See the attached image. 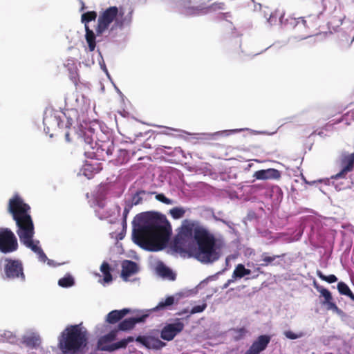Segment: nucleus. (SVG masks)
Masks as SVG:
<instances>
[{"label": "nucleus", "mask_w": 354, "mask_h": 354, "mask_svg": "<svg viewBox=\"0 0 354 354\" xmlns=\"http://www.w3.org/2000/svg\"><path fill=\"white\" fill-rule=\"evenodd\" d=\"M176 252L194 257L203 263H212L221 256V244L207 228L198 221L185 219L174 239Z\"/></svg>", "instance_id": "f257e3e1"}, {"label": "nucleus", "mask_w": 354, "mask_h": 354, "mask_svg": "<svg viewBox=\"0 0 354 354\" xmlns=\"http://www.w3.org/2000/svg\"><path fill=\"white\" fill-rule=\"evenodd\" d=\"M140 223L134 225L132 232L133 242L149 251L162 250L171 234V226L164 216L157 213H142L136 216Z\"/></svg>", "instance_id": "f03ea898"}, {"label": "nucleus", "mask_w": 354, "mask_h": 354, "mask_svg": "<svg viewBox=\"0 0 354 354\" xmlns=\"http://www.w3.org/2000/svg\"><path fill=\"white\" fill-rule=\"evenodd\" d=\"M8 212L16 223L17 234L21 242L35 253H38L41 248L32 240L35 227L30 215V205L26 203L20 196L15 194L8 201Z\"/></svg>", "instance_id": "7ed1b4c3"}, {"label": "nucleus", "mask_w": 354, "mask_h": 354, "mask_svg": "<svg viewBox=\"0 0 354 354\" xmlns=\"http://www.w3.org/2000/svg\"><path fill=\"white\" fill-rule=\"evenodd\" d=\"M43 122L48 132L50 130H60V133L64 136L65 140L68 142L80 141L83 138L82 129L80 127H73L74 120L71 118H67L65 113L50 111L46 113Z\"/></svg>", "instance_id": "20e7f679"}, {"label": "nucleus", "mask_w": 354, "mask_h": 354, "mask_svg": "<svg viewBox=\"0 0 354 354\" xmlns=\"http://www.w3.org/2000/svg\"><path fill=\"white\" fill-rule=\"evenodd\" d=\"M87 344V330L80 324L68 326L58 337V348L63 354H77Z\"/></svg>", "instance_id": "39448f33"}, {"label": "nucleus", "mask_w": 354, "mask_h": 354, "mask_svg": "<svg viewBox=\"0 0 354 354\" xmlns=\"http://www.w3.org/2000/svg\"><path fill=\"white\" fill-rule=\"evenodd\" d=\"M118 333L113 328L107 334L101 336L97 342V348L102 351L113 352L120 348H125L128 344L134 341V337L129 336L118 342H113L117 339Z\"/></svg>", "instance_id": "423d86ee"}, {"label": "nucleus", "mask_w": 354, "mask_h": 354, "mask_svg": "<svg viewBox=\"0 0 354 354\" xmlns=\"http://www.w3.org/2000/svg\"><path fill=\"white\" fill-rule=\"evenodd\" d=\"M133 10L131 8L120 6H111L104 11L100 15L97 22H129L132 19Z\"/></svg>", "instance_id": "0eeeda50"}, {"label": "nucleus", "mask_w": 354, "mask_h": 354, "mask_svg": "<svg viewBox=\"0 0 354 354\" xmlns=\"http://www.w3.org/2000/svg\"><path fill=\"white\" fill-rule=\"evenodd\" d=\"M3 264V278L5 279H19L24 281L26 275L22 261L18 259L6 257L0 260Z\"/></svg>", "instance_id": "6e6552de"}, {"label": "nucleus", "mask_w": 354, "mask_h": 354, "mask_svg": "<svg viewBox=\"0 0 354 354\" xmlns=\"http://www.w3.org/2000/svg\"><path fill=\"white\" fill-rule=\"evenodd\" d=\"M19 244L17 236L9 228L0 227V252L9 254L18 250Z\"/></svg>", "instance_id": "1a4fd4ad"}, {"label": "nucleus", "mask_w": 354, "mask_h": 354, "mask_svg": "<svg viewBox=\"0 0 354 354\" xmlns=\"http://www.w3.org/2000/svg\"><path fill=\"white\" fill-rule=\"evenodd\" d=\"M339 165L342 169L339 172L332 176L334 179L345 178L348 172L354 169V153L344 152L339 157Z\"/></svg>", "instance_id": "9d476101"}, {"label": "nucleus", "mask_w": 354, "mask_h": 354, "mask_svg": "<svg viewBox=\"0 0 354 354\" xmlns=\"http://www.w3.org/2000/svg\"><path fill=\"white\" fill-rule=\"evenodd\" d=\"M185 327L183 322L180 319H176L174 322L167 324L160 331V337L166 341H171L181 333Z\"/></svg>", "instance_id": "9b49d317"}, {"label": "nucleus", "mask_w": 354, "mask_h": 354, "mask_svg": "<svg viewBox=\"0 0 354 354\" xmlns=\"http://www.w3.org/2000/svg\"><path fill=\"white\" fill-rule=\"evenodd\" d=\"M270 337L267 335H262L252 344L245 354H259L264 351L270 342Z\"/></svg>", "instance_id": "f8f14e48"}, {"label": "nucleus", "mask_w": 354, "mask_h": 354, "mask_svg": "<svg viewBox=\"0 0 354 354\" xmlns=\"http://www.w3.org/2000/svg\"><path fill=\"white\" fill-rule=\"evenodd\" d=\"M148 317V315L145 314L139 317H130L124 319L118 325L115 330L117 332L119 331H127L131 329H133L137 323L143 322L145 321L146 318Z\"/></svg>", "instance_id": "ddd939ff"}, {"label": "nucleus", "mask_w": 354, "mask_h": 354, "mask_svg": "<svg viewBox=\"0 0 354 354\" xmlns=\"http://www.w3.org/2000/svg\"><path fill=\"white\" fill-rule=\"evenodd\" d=\"M178 6L182 8V12L187 16H196L200 15V10H203L200 8L199 6H192L193 0H176Z\"/></svg>", "instance_id": "4468645a"}, {"label": "nucleus", "mask_w": 354, "mask_h": 354, "mask_svg": "<svg viewBox=\"0 0 354 354\" xmlns=\"http://www.w3.org/2000/svg\"><path fill=\"white\" fill-rule=\"evenodd\" d=\"M253 176L257 180L279 179L281 174L279 170L273 168L258 170Z\"/></svg>", "instance_id": "2eb2a0df"}, {"label": "nucleus", "mask_w": 354, "mask_h": 354, "mask_svg": "<svg viewBox=\"0 0 354 354\" xmlns=\"http://www.w3.org/2000/svg\"><path fill=\"white\" fill-rule=\"evenodd\" d=\"M138 270L137 263L129 260H124L122 263V278L127 281L128 278L131 275L136 274Z\"/></svg>", "instance_id": "dca6fc26"}, {"label": "nucleus", "mask_w": 354, "mask_h": 354, "mask_svg": "<svg viewBox=\"0 0 354 354\" xmlns=\"http://www.w3.org/2000/svg\"><path fill=\"white\" fill-rule=\"evenodd\" d=\"M316 288L320 292L321 295L324 298L323 304L327 305V308L329 310L337 311L339 310L338 307L333 301V297L330 292L328 289L323 287L316 286Z\"/></svg>", "instance_id": "f3484780"}, {"label": "nucleus", "mask_w": 354, "mask_h": 354, "mask_svg": "<svg viewBox=\"0 0 354 354\" xmlns=\"http://www.w3.org/2000/svg\"><path fill=\"white\" fill-rule=\"evenodd\" d=\"M129 309L124 308L122 310H114L108 313L106 322L111 324H114L120 321L127 313Z\"/></svg>", "instance_id": "a211bd4d"}, {"label": "nucleus", "mask_w": 354, "mask_h": 354, "mask_svg": "<svg viewBox=\"0 0 354 354\" xmlns=\"http://www.w3.org/2000/svg\"><path fill=\"white\" fill-rule=\"evenodd\" d=\"M102 170L100 164L96 163H86L83 168V174L88 179H91L93 176L99 173Z\"/></svg>", "instance_id": "6ab92c4d"}, {"label": "nucleus", "mask_w": 354, "mask_h": 354, "mask_svg": "<svg viewBox=\"0 0 354 354\" xmlns=\"http://www.w3.org/2000/svg\"><path fill=\"white\" fill-rule=\"evenodd\" d=\"M22 343L27 347L35 348L40 345L41 339L39 335H35L24 336L23 337Z\"/></svg>", "instance_id": "aec40b11"}, {"label": "nucleus", "mask_w": 354, "mask_h": 354, "mask_svg": "<svg viewBox=\"0 0 354 354\" xmlns=\"http://www.w3.org/2000/svg\"><path fill=\"white\" fill-rule=\"evenodd\" d=\"M225 3L223 2H215L209 6H205L203 4L200 5V8L203 10H200V15L207 14L211 12H215L220 10L225 9Z\"/></svg>", "instance_id": "412c9836"}, {"label": "nucleus", "mask_w": 354, "mask_h": 354, "mask_svg": "<svg viewBox=\"0 0 354 354\" xmlns=\"http://www.w3.org/2000/svg\"><path fill=\"white\" fill-rule=\"evenodd\" d=\"M84 25H85V30H86L85 37H86V40L88 45V48H89L90 51H93L95 48V46H96L95 35L93 32V31L89 28L88 24H84Z\"/></svg>", "instance_id": "4be33fe9"}, {"label": "nucleus", "mask_w": 354, "mask_h": 354, "mask_svg": "<svg viewBox=\"0 0 354 354\" xmlns=\"http://www.w3.org/2000/svg\"><path fill=\"white\" fill-rule=\"evenodd\" d=\"M82 140H80V142H84L85 144L91 146V148H93V144L94 142V133L91 128L82 130Z\"/></svg>", "instance_id": "5701e85b"}, {"label": "nucleus", "mask_w": 354, "mask_h": 354, "mask_svg": "<svg viewBox=\"0 0 354 354\" xmlns=\"http://www.w3.org/2000/svg\"><path fill=\"white\" fill-rule=\"evenodd\" d=\"M251 273V270L249 269H246L245 266L239 263L238 264L232 274V278L234 279H241L246 275H248Z\"/></svg>", "instance_id": "b1692460"}, {"label": "nucleus", "mask_w": 354, "mask_h": 354, "mask_svg": "<svg viewBox=\"0 0 354 354\" xmlns=\"http://www.w3.org/2000/svg\"><path fill=\"white\" fill-rule=\"evenodd\" d=\"M158 273L159 275L164 278H167L170 280H174L176 279V275L174 274L172 270L166 267L165 266H160L158 268Z\"/></svg>", "instance_id": "393cba45"}, {"label": "nucleus", "mask_w": 354, "mask_h": 354, "mask_svg": "<svg viewBox=\"0 0 354 354\" xmlns=\"http://www.w3.org/2000/svg\"><path fill=\"white\" fill-rule=\"evenodd\" d=\"M166 346V343L163 342L158 338L149 336L147 348L149 349H161Z\"/></svg>", "instance_id": "a878e982"}, {"label": "nucleus", "mask_w": 354, "mask_h": 354, "mask_svg": "<svg viewBox=\"0 0 354 354\" xmlns=\"http://www.w3.org/2000/svg\"><path fill=\"white\" fill-rule=\"evenodd\" d=\"M100 270L104 274V282H111L113 279V277L110 272L111 268L109 264L107 262H103L100 266Z\"/></svg>", "instance_id": "bb28decb"}, {"label": "nucleus", "mask_w": 354, "mask_h": 354, "mask_svg": "<svg viewBox=\"0 0 354 354\" xmlns=\"http://www.w3.org/2000/svg\"><path fill=\"white\" fill-rule=\"evenodd\" d=\"M286 254H281L280 255H273V256H268L266 253L263 254L262 255V261L261 266L263 267H266L270 265L272 261H274L276 259L283 258L284 257Z\"/></svg>", "instance_id": "cd10ccee"}, {"label": "nucleus", "mask_w": 354, "mask_h": 354, "mask_svg": "<svg viewBox=\"0 0 354 354\" xmlns=\"http://www.w3.org/2000/svg\"><path fill=\"white\" fill-rule=\"evenodd\" d=\"M74 279L71 275H66L58 281V285L63 288H69L74 285Z\"/></svg>", "instance_id": "c85d7f7f"}, {"label": "nucleus", "mask_w": 354, "mask_h": 354, "mask_svg": "<svg viewBox=\"0 0 354 354\" xmlns=\"http://www.w3.org/2000/svg\"><path fill=\"white\" fill-rule=\"evenodd\" d=\"M174 303V297L173 296L167 297L165 300H162L159 302L158 306L154 308V310H161L166 308Z\"/></svg>", "instance_id": "c756f323"}, {"label": "nucleus", "mask_w": 354, "mask_h": 354, "mask_svg": "<svg viewBox=\"0 0 354 354\" xmlns=\"http://www.w3.org/2000/svg\"><path fill=\"white\" fill-rule=\"evenodd\" d=\"M129 159V153L128 150L120 149L118 151L117 162L122 165L128 162Z\"/></svg>", "instance_id": "7c9ffc66"}, {"label": "nucleus", "mask_w": 354, "mask_h": 354, "mask_svg": "<svg viewBox=\"0 0 354 354\" xmlns=\"http://www.w3.org/2000/svg\"><path fill=\"white\" fill-rule=\"evenodd\" d=\"M316 274L320 279H322V281H325L329 283H335L337 281V278L335 275L330 274L328 276H326L319 270H317Z\"/></svg>", "instance_id": "2f4dec72"}, {"label": "nucleus", "mask_w": 354, "mask_h": 354, "mask_svg": "<svg viewBox=\"0 0 354 354\" xmlns=\"http://www.w3.org/2000/svg\"><path fill=\"white\" fill-rule=\"evenodd\" d=\"M169 213L173 218L178 219L183 217L185 214V210L183 207H176L171 209Z\"/></svg>", "instance_id": "473e14b6"}, {"label": "nucleus", "mask_w": 354, "mask_h": 354, "mask_svg": "<svg viewBox=\"0 0 354 354\" xmlns=\"http://www.w3.org/2000/svg\"><path fill=\"white\" fill-rule=\"evenodd\" d=\"M97 12L95 11H89L84 13L82 15V22H91L92 21H95L97 18Z\"/></svg>", "instance_id": "72a5a7b5"}, {"label": "nucleus", "mask_w": 354, "mask_h": 354, "mask_svg": "<svg viewBox=\"0 0 354 354\" xmlns=\"http://www.w3.org/2000/svg\"><path fill=\"white\" fill-rule=\"evenodd\" d=\"M283 19V15L279 11H275L274 13L270 15L268 19V22H276L277 20L279 22L282 23Z\"/></svg>", "instance_id": "f704fd0d"}, {"label": "nucleus", "mask_w": 354, "mask_h": 354, "mask_svg": "<svg viewBox=\"0 0 354 354\" xmlns=\"http://www.w3.org/2000/svg\"><path fill=\"white\" fill-rule=\"evenodd\" d=\"M337 289H338L339 292L341 295H346V296L351 291V289L349 288V287L345 283L342 282V281L338 283Z\"/></svg>", "instance_id": "c9c22d12"}, {"label": "nucleus", "mask_w": 354, "mask_h": 354, "mask_svg": "<svg viewBox=\"0 0 354 354\" xmlns=\"http://www.w3.org/2000/svg\"><path fill=\"white\" fill-rule=\"evenodd\" d=\"M234 331L236 334L234 338L236 340H239L242 339L248 333V330L244 328H239L234 329Z\"/></svg>", "instance_id": "e433bc0d"}, {"label": "nucleus", "mask_w": 354, "mask_h": 354, "mask_svg": "<svg viewBox=\"0 0 354 354\" xmlns=\"http://www.w3.org/2000/svg\"><path fill=\"white\" fill-rule=\"evenodd\" d=\"M156 199L167 205L173 204V201L167 198L163 194H156Z\"/></svg>", "instance_id": "4c0bfd02"}, {"label": "nucleus", "mask_w": 354, "mask_h": 354, "mask_svg": "<svg viewBox=\"0 0 354 354\" xmlns=\"http://www.w3.org/2000/svg\"><path fill=\"white\" fill-rule=\"evenodd\" d=\"M284 335L290 339H295L301 337L304 335V334L303 333L295 334L291 330H286L284 332Z\"/></svg>", "instance_id": "58836bf2"}, {"label": "nucleus", "mask_w": 354, "mask_h": 354, "mask_svg": "<svg viewBox=\"0 0 354 354\" xmlns=\"http://www.w3.org/2000/svg\"><path fill=\"white\" fill-rule=\"evenodd\" d=\"M206 307H207L206 304H203L202 305L195 306L192 308L190 313L195 314V313H201L205 310Z\"/></svg>", "instance_id": "ea45409f"}, {"label": "nucleus", "mask_w": 354, "mask_h": 354, "mask_svg": "<svg viewBox=\"0 0 354 354\" xmlns=\"http://www.w3.org/2000/svg\"><path fill=\"white\" fill-rule=\"evenodd\" d=\"M109 24H97L96 28V35H102V33L109 28Z\"/></svg>", "instance_id": "a19ab883"}, {"label": "nucleus", "mask_w": 354, "mask_h": 354, "mask_svg": "<svg viewBox=\"0 0 354 354\" xmlns=\"http://www.w3.org/2000/svg\"><path fill=\"white\" fill-rule=\"evenodd\" d=\"M149 337L140 335L136 337V341L142 344L143 346H145L146 348H147L148 343H149Z\"/></svg>", "instance_id": "79ce46f5"}, {"label": "nucleus", "mask_w": 354, "mask_h": 354, "mask_svg": "<svg viewBox=\"0 0 354 354\" xmlns=\"http://www.w3.org/2000/svg\"><path fill=\"white\" fill-rule=\"evenodd\" d=\"M145 192L144 190H140L136 192V194L133 197V201L135 205H138L142 198L140 197V194H145Z\"/></svg>", "instance_id": "37998d69"}, {"label": "nucleus", "mask_w": 354, "mask_h": 354, "mask_svg": "<svg viewBox=\"0 0 354 354\" xmlns=\"http://www.w3.org/2000/svg\"><path fill=\"white\" fill-rule=\"evenodd\" d=\"M37 254H38V256H39V259L41 261L45 262V261L48 259V258H47V257H46V254L44 252V251L42 250V249H41V250H40L38 253H37Z\"/></svg>", "instance_id": "c03bdc74"}, {"label": "nucleus", "mask_w": 354, "mask_h": 354, "mask_svg": "<svg viewBox=\"0 0 354 354\" xmlns=\"http://www.w3.org/2000/svg\"><path fill=\"white\" fill-rule=\"evenodd\" d=\"M222 19L229 21V19H232V14L230 12L222 13Z\"/></svg>", "instance_id": "a18cd8bd"}, {"label": "nucleus", "mask_w": 354, "mask_h": 354, "mask_svg": "<svg viewBox=\"0 0 354 354\" xmlns=\"http://www.w3.org/2000/svg\"><path fill=\"white\" fill-rule=\"evenodd\" d=\"M113 145L111 143V145H109L107 147V149H106V154L108 156L111 155L112 153H113Z\"/></svg>", "instance_id": "49530a36"}, {"label": "nucleus", "mask_w": 354, "mask_h": 354, "mask_svg": "<svg viewBox=\"0 0 354 354\" xmlns=\"http://www.w3.org/2000/svg\"><path fill=\"white\" fill-rule=\"evenodd\" d=\"M234 279H235L234 278L228 279L227 282L223 285V288H227L231 283L234 282Z\"/></svg>", "instance_id": "de8ad7c7"}, {"label": "nucleus", "mask_w": 354, "mask_h": 354, "mask_svg": "<svg viewBox=\"0 0 354 354\" xmlns=\"http://www.w3.org/2000/svg\"><path fill=\"white\" fill-rule=\"evenodd\" d=\"M346 296H348L349 298H351L352 300L354 301V294L352 292L351 290L349 292V293Z\"/></svg>", "instance_id": "09e8293b"}, {"label": "nucleus", "mask_w": 354, "mask_h": 354, "mask_svg": "<svg viewBox=\"0 0 354 354\" xmlns=\"http://www.w3.org/2000/svg\"><path fill=\"white\" fill-rule=\"evenodd\" d=\"M128 213H129V209H127V208H125V209H124V212H123V214H124V218L127 217V216Z\"/></svg>", "instance_id": "8fccbe9b"}, {"label": "nucleus", "mask_w": 354, "mask_h": 354, "mask_svg": "<svg viewBox=\"0 0 354 354\" xmlns=\"http://www.w3.org/2000/svg\"><path fill=\"white\" fill-rule=\"evenodd\" d=\"M318 32H315V33H313V35H317Z\"/></svg>", "instance_id": "3c124183"}]
</instances>
